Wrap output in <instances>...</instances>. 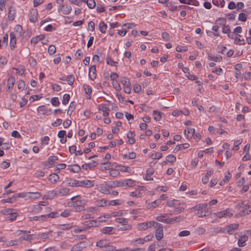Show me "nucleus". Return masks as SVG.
<instances>
[{
  "instance_id": "1",
  "label": "nucleus",
  "mask_w": 251,
  "mask_h": 251,
  "mask_svg": "<svg viewBox=\"0 0 251 251\" xmlns=\"http://www.w3.org/2000/svg\"><path fill=\"white\" fill-rule=\"evenodd\" d=\"M79 195L73 197L71 200V202H69L70 207H73L75 208V212H81L85 209L84 205L86 204V201L85 200H79Z\"/></svg>"
},
{
  "instance_id": "2",
  "label": "nucleus",
  "mask_w": 251,
  "mask_h": 251,
  "mask_svg": "<svg viewBox=\"0 0 251 251\" xmlns=\"http://www.w3.org/2000/svg\"><path fill=\"white\" fill-rule=\"evenodd\" d=\"M156 228L155 231V237L157 240H161L164 237L163 226L160 223H158L154 227Z\"/></svg>"
},
{
  "instance_id": "3",
  "label": "nucleus",
  "mask_w": 251,
  "mask_h": 251,
  "mask_svg": "<svg viewBox=\"0 0 251 251\" xmlns=\"http://www.w3.org/2000/svg\"><path fill=\"white\" fill-rule=\"evenodd\" d=\"M4 214L7 216L6 219L11 221L15 220L18 215V213L12 209H5Z\"/></svg>"
},
{
  "instance_id": "4",
  "label": "nucleus",
  "mask_w": 251,
  "mask_h": 251,
  "mask_svg": "<svg viewBox=\"0 0 251 251\" xmlns=\"http://www.w3.org/2000/svg\"><path fill=\"white\" fill-rule=\"evenodd\" d=\"M72 7L69 4H61L58 6V11L59 12L61 11L62 13L64 15H69L72 11Z\"/></svg>"
},
{
  "instance_id": "5",
  "label": "nucleus",
  "mask_w": 251,
  "mask_h": 251,
  "mask_svg": "<svg viewBox=\"0 0 251 251\" xmlns=\"http://www.w3.org/2000/svg\"><path fill=\"white\" fill-rule=\"evenodd\" d=\"M215 214L217 217L219 218L223 217H230L232 215V213H231L229 209L217 212Z\"/></svg>"
},
{
  "instance_id": "6",
  "label": "nucleus",
  "mask_w": 251,
  "mask_h": 251,
  "mask_svg": "<svg viewBox=\"0 0 251 251\" xmlns=\"http://www.w3.org/2000/svg\"><path fill=\"white\" fill-rule=\"evenodd\" d=\"M250 208V207L247 205H245L243 206L242 208V209H241L240 211L237 214H236V218L245 216L251 213V210L249 209Z\"/></svg>"
},
{
  "instance_id": "7",
  "label": "nucleus",
  "mask_w": 251,
  "mask_h": 251,
  "mask_svg": "<svg viewBox=\"0 0 251 251\" xmlns=\"http://www.w3.org/2000/svg\"><path fill=\"white\" fill-rule=\"evenodd\" d=\"M38 11L36 9H32L30 10V13L29 14V20L31 23H35L38 18Z\"/></svg>"
},
{
  "instance_id": "8",
  "label": "nucleus",
  "mask_w": 251,
  "mask_h": 251,
  "mask_svg": "<svg viewBox=\"0 0 251 251\" xmlns=\"http://www.w3.org/2000/svg\"><path fill=\"white\" fill-rule=\"evenodd\" d=\"M16 9L13 6H11L8 9V19L9 21H12L15 18Z\"/></svg>"
},
{
  "instance_id": "9",
  "label": "nucleus",
  "mask_w": 251,
  "mask_h": 251,
  "mask_svg": "<svg viewBox=\"0 0 251 251\" xmlns=\"http://www.w3.org/2000/svg\"><path fill=\"white\" fill-rule=\"evenodd\" d=\"M116 165V163H112V162H103L101 163L100 165V168L102 171L104 170H111L112 169V168L115 167Z\"/></svg>"
},
{
  "instance_id": "10",
  "label": "nucleus",
  "mask_w": 251,
  "mask_h": 251,
  "mask_svg": "<svg viewBox=\"0 0 251 251\" xmlns=\"http://www.w3.org/2000/svg\"><path fill=\"white\" fill-rule=\"evenodd\" d=\"M83 227L85 228V230H87L90 229L92 227L97 226V220H89L85 221L83 223Z\"/></svg>"
},
{
  "instance_id": "11",
  "label": "nucleus",
  "mask_w": 251,
  "mask_h": 251,
  "mask_svg": "<svg viewBox=\"0 0 251 251\" xmlns=\"http://www.w3.org/2000/svg\"><path fill=\"white\" fill-rule=\"evenodd\" d=\"M94 185L93 181L88 179L79 180V187H83L85 188H90Z\"/></svg>"
},
{
  "instance_id": "12",
  "label": "nucleus",
  "mask_w": 251,
  "mask_h": 251,
  "mask_svg": "<svg viewBox=\"0 0 251 251\" xmlns=\"http://www.w3.org/2000/svg\"><path fill=\"white\" fill-rule=\"evenodd\" d=\"M146 208L149 210H152L153 209L158 206L161 204V201L155 200L151 202H148L146 201Z\"/></svg>"
},
{
  "instance_id": "13",
  "label": "nucleus",
  "mask_w": 251,
  "mask_h": 251,
  "mask_svg": "<svg viewBox=\"0 0 251 251\" xmlns=\"http://www.w3.org/2000/svg\"><path fill=\"white\" fill-rule=\"evenodd\" d=\"M86 247V243L84 242H80L72 247L71 251H81Z\"/></svg>"
},
{
  "instance_id": "14",
  "label": "nucleus",
  "mask_w": 251,
  "mask_h": 251,
  "mask_svg": "<svg viewBox=\"0 0 251 251\" xmlns=\"http://www.w3.org/2000/svg\"><path fill=\"white\" fill-rule=\"evenodd\" d=\"M38 112L42 115H49L51 114V109H48L45 105L40 106L37 108Z\"/></svg>"
},
{
  "instance_id": "15",
  "label": "nucleus",
  "mask_w": 251,
  "mask_h": 251,
  "mask_svg": "<svg viewBox=\"0 0 251 251\" xmlns=\"http://www.w3.org/2000/svg\"><path fill=\"white\" fill-rule=\"evenodd\" d=\"M183 220L184 217L183 216H178L175 218L167 219V221H166V224H171L175 223H178L182 221Z\"/></svg>"
},
{
  "instance_id": "16",
  "label": "nucleus",
  "mask_w": 251,
  "mask_h": 251,
  "mask_svg": "<svg viewBox=\"0 0 251 251\" xmlns=\"http://www.w3.org/2000/svg\"><path fill=\"white\" fill-rule=\"evenodd\" d=\"M10 47L11 50H13L16 47V37L13 32L10 33Z\"/></svg>"
},
{
  "instance_id": "17",
  "label": "nucleus",
  "mask_w": 251,
  "mask_h": 251,
  "mask_svg": "<svg viewBox=\"0 0 251 251\" xmlns=\"http://www.w3.org/2000/svg\"><path fill=\"white\" fill-rule=\"evenodd\" d=\"M96 66L92 65L89 68V77L90 79L93 80L96 78Z\"/></svg>"
},
{
  "instance_id": "18",
  "label": "nucleus",
  "mask_w": 251,
  "mask_h": 251,
  "mask_svg": "<svg viewBox=\"0 0 251 251\" xmlns=\"http://www.w3.org/2000/svg\"><path fill=\"white\" fill-rule=\"evenodd\" d=\"M123 180H115L109 182L108 183V187L110 188L118 187H124Z\"/></svg>"
},
{
  "instance_id": "19",
  "label": "nucleus",
  "mask_w": 251,
  "mask_h": 251,
  "mask_svg": "<svg viewBox=\"0 0 251 251\" xmlns=\"http://www.w3.org/2000/svg\"><path fill=\"white\" fill-rule=\"evenodd\" d=\"M70 191V189L68 188H64L61 189H56L55 192L56 196H64L67 195Z\"/></svg>"
},
{
  "instance_id": "20",
  "label": "nucleus",
  "mask_w": 251,
  "mask_h": 251,
  "mask_svg": "<svg viewBox=\"0 0 251 251\" xmlns=\"http://www.w3.org/2000/svg\"><path fill=\"white\" fill-rule=\"evenodd\" d=\"M248 237L244 234L240 236L238 240V245L240 247H244L246 245V241L248 240Z\"/></svg>"
},
{
  "instance_id": "21",
  "label": "nucleus",
  "mask_w": 251,
  "mask_h": 251,
  "mask_svg": "<svg viewBox=\"0 0 251 251\" xmlns=\"http://www.w3.org/2000/svg\"><path fill=\"white\" fill-rule=\"evenodd\" d=\"M190 147V145L188 143H184L180 145H178L176 146L175 149L174 150V152L176 153L179 151H181L186 149Z\"/></svg>"
},
{
  "instance_id": "22",
  "label": "nucleus",
  "mask_w": 251,
  "mask_h": 251,
  "mask_svg": "<svg viewBox=\"0 0 251 251\" xmlns=\"http://www.w3.org/2000/svg\"><path fill=\"white\" fill-rule=\"evenodd\" d=\"M124 187H133L136 185V181L131 179H126L123 180Z\"/></svg>"
},
{
  "instance_id": "23",
  "label": "nucleus",
  "mask_w": 251,
  "mask_h": 251,
  "mask_svg": "<svg viewBox=\"0 0 251 251\" xmlns=\"http://www.w3.org/2000/svg\"><path fill=\"white\" fill-rule=\"evenodd\" d=\"M154 171L153 169L150 168L147 170L146 175L144 178L147 180H152L153 178L151 176L154 174Z\"/></svg>"
},
{
  "instance_id": "24",
  "label": "nucleus",
  "mask_w": 251,
  "mask_h": 251,
  "mask_svg": "<svg viewBox=\"0 0 251 251\" xmlns=\"http://www.w3.org/2000/svg\"><path fill=\"white\" fill-rule=\"evenodd\" d=\"M108 243V241L106 239H101L96 243V246L100 249H105Z\"/></svg>"
},
{
  "instance_id": "25",
  "label": "nucleus",
  "mask_w": 251,
  "mask_h": 251,
  "mask_svg": "<svg viewBox=\"0 0 251 251\" xmlns=\"http://www.w3.org/2000/svg\"><path fill=\"white\" fill-rule=\"evenodd\" d=\"M180 204V203L178 202V201L176 200H173L168 201L166 202V205L170 207H176V206H179Z\"/></svg>"
},
{
  "instance_id": "26",
  "label": "nucleus",
  "mask_w": 251,
  "mask_h": 251,
  "mask_svg": "<svg viewBox=\"0 0 251 251\" xmlns=\"http://www.w3.org/2000/svg\"><path fill=\"white\" fill-rule=\"evenodd\" d=\"M97 162L94 160L91 163H86L82 165V167L84 170H87L88 168L91 169L92 168L97 166Z\"/></svg>"
},
{
  "instance_id": "27",
  "label": "nucleus",
  "mask_w": 251,
  "mask_h": 251,
  "mask_svg": "<svg viewBox=\"0 0 251 251\" xmlns=\"http://www.w3.org/2000/svg\"><path fill=\"white\" fill-rule=\"evenodd\" d=\"M59 179V176L57 174H52L49 176V180L51 183L55 184Z\"/></svg>"
},
{
  "instance_id": "28",
  "label": "nucleus",
  "mask_w": 251,
  "mask_h": 251,
  "mask_svg": "<svg viewBox=\"0 0 251 251\" xmlns=\"http://www.w3.org/2000/svg\"><path fill=\"white\" fill-rule=\"evenodd\" d=\"M207 204L200 203V204H197V205L192 207L191 210L193 211H194V210L202 211L201 210L206 208L207 207Z\"/></svg>"
},
{
  "instance_id": "29",
  "label": "nucleus",
  "mask_w": 251,
  "mask_h": 251,
  "mask_svg": "<svg viewBox=\"0 0 251 251\" xmlns=\"http://www.w3.org/2000/svg\"><path fill=\"white\" fill-rule=\"evenodd\" d=\"M115 167L119 168V171L122 172L130 173L131 170L130 167L128 166H123L121 165H117L116 164Z\"/></svg>"
},
{
  "instance_id": "30",
  "label": "nucleus",
  "mask_w": 251,
  "mask_h": 251,
  "mask_svg": "<svg viewBox=\"0 0 251 251\" xmlns=\"http://www.w3.org/2000/svg\"><path fill=\"white\" fill-rule=\"evenodd\" d=\"M195 132V129L193 128H187V129L184 130V134L187 138L194 136Z\"/></svg>"
},
{
  "instance_id": "31",
  "label": "nucleus",
  "mask_w": 251,
  "mask_h": 251,
  "mask_svg": "<svg viewBox=\"0 0 251 251\" xmlns=\"http://www.w3.org/2000/svg\"><path fill=\"white\" fill-rule=\"evenodd\" d=\"M208 59L210 60L219 62L222 60V58L221 56H215L214 54L209 53L208 55Z\"/></svg>"
},
{
  "instance_id": "32",
  "label": "nucleus",
  "mask_w": 251,
  "mask_h": 251,
  "mask_svg": "<svg viewBox=\"0 0 251 251\" xmlns=\"http://www.w3.org/2000/svg\"><path fill=\"white\" fill-rule=\"evenodd\" d=\"M15 79L13 76H10L7 80V88L8 90L12 89L15 84Z\"/></svg>"
},
{
  "instance_id": "33",
  "label": "nucleus",
  "mask_w": 251,
  "mask_h": 251,
  "mask_svg": "<svg viewBox=\"0 0 251 251\" xmlns=\"http://www.w3.org/2000/svg\"><path fill=\"white\" fill-rule=\"evenodd\" d=\"M114 228L113 227H104L100 229V231L103 234H112Z\"/></svg>"
},
{
  "instance_id": "34",
  "label": "nucleus",
  "mask_w": 251,
  "mask_h": 251,
  "mask_svg": "<svg viewBox=\"0 0 251 251\" xmlns=\"http://www.w3.org/2000/svg\"><path fill=\"white\" fill-rule=\"evenodd\" d=\"M41 194L40 192H28L27 197L30 199H38L41 197Z\"/></svg>"
},
{
  "instance_id": "35",
  "label": "nucleus",
  "mask_w": 251,
  "mask_h": 251,
  "mask_svg": "<svg viewBox=\"0 0 251 251\" xmlns=\"http://www.w3.org/2000/svg\"><path fill=\"white\" fill-rule=\"evenodd\" d=\"M56 196L55 190H53L49 191L45 195V197H46L47 200H51Z\"/></svg>"
},
{
  "instance_id": "36",
  "label": "nucleus",
  "mask_w": 251,
  "mask_h": 251,
  "mask_svg": "<svg viewBox=\"0 0 251 251\" xmlns=\"http://www.w3.org/2000/svg\"><path fill=\"white\" fill-rule=\"evenodd\" d=\"M99 109L100 111H101L103 112V115L104 117H107L109 115V109L104 106V105H99Z\"/></svg>"
},
{
  "instance_id": "37",
  "label": "nucleus",
  "mask_w": 251,
  "mask_h": 251,
  "mask_svg": "<svg viewBox=\"0 0 251 251\" xmlns=\"http://www.w3.org/2000/svg\"><path fill=\"white\" fill-rule=\"evenodd\" d=\"M68 169L73 173H78L80 171L81 168L78 165L74 164V165L69 166Z\"/></svg>"
},
{
  "instance_id": "38",
  "label": "nucleus",
  "mask_w": 251,
  "mask_h": 251,
  "mask_svg": "<svg viewBox=\"0 0 251 251\" xmlns=\"http://www.w3.org/2000/svg\"><path fill=\"white\" fill-rule=\"evenodd\" d=\"M30 221H45L46 219V215H41L40 216H34L32 217H29Z\"/></svg>"
},
{
  "instance_id": "39",
  "label": "nucleus",
  "mask_w": 251,
  "mask_h": 251,
  "mask_svg": "<svg viewBox=\"0 0 251 251\" xmlns=\"http://www.w3.org/2000/svg\"><path fill=\"white\" fill-rule=\"evenodd\" d=\"M94 203L98 206L103 207L106 205L107 201L104 199L98 200L95 201Z\"/></svg>"
},
{
  "instance_id": "40",
  "label": "nucleus",
  "mask_w": 251,
  "mask_h": 251,
  "mask_svg": "<svg viewBox=\"0 0 251 251\" xmlns=\"http://www.w3.org/2000/svg\"><path fill=\"white\" fill-rule=\"evenodd\" d=\"M99 27L100 31L102 33H104L106 31L107 26L104 22L102 21L100 23Z\"/></svg>"
},
{
  "instance_id": "41",
  "label": "nucleus",
  "mask_w": 251,
  "mask_h": 251,
  "mask_svg": "<svg viewBox=\"0 0 251 251\" xmlns=\"http://www.w3.org/2000/svg\"><path fill=\"white\" fill-rule=\"evenodd\" d=\"M162 113L157 110H153V115L154 119L156 121H159L161 119Z\"/></svg>"
},
{
  "instance_id": "42",
  "label": "nucleus",
  "mask_w": 251,
  "mask_h": 251,
  "mask_svg": "<svg viewBox=\"0 0 251 251\" xmlns=\"http://www.w3.org/2000/svg\"><path fill=\"white\" fill-rule=\"evenodd\" d=\"M67 185L70 187H79V180L71 179Z\"/></svg>"
},
{
  "instance_id": "43",
  "label": "nucleus",
  "mask_w": 251,
  "mask_h": 251,
  "mask_svg": "<svg viewBox=\"0 0 251 251\" xmlns=\"http://www.w3.org/2000/svg\"><path fill=\"white\" fill-rule=\"evenodd\" d=\"M235 229V226L233 224L228 225L225 228H224L225 231H226L229 234H232Z\"/></svg>"
},
{
  "instance_id": "44",
  "label": "nucleus",
  "mask_w": 251,
  "mask_h": 251,
  "mask_svg": "<svg viewBox=\"0 0 251 251\" xmlns=\"http://www.w3.org/2000/svg\"><path fill=\"white\" fill-rule=\"evenodd\" d=\"M31 209L32 212L37 214L42 211V208L39 204H37L33 205Z\"/></svg>"
},
{
  "instance_id": "45",
  "label": "nucleus",
  "mask_w": 251,
  "mask_h": 251,
  "mask_svg": "<svg viewBox=\"0 0 251 251\" xmlns=\"http://www.w3.org/2000/svg\"><path fill=\"white\" fill-rule=\"evenodd\" d=\"M109 174L112 177H116L120 175L119 171L117 169H111L109 171Z\"/></svg>"
},
{
  "instance_id": "46",
  "label": "nucleus",
  "mask_w": 251,
  "mask_h": 251,
  "mask_svg": "<svg viewBox=\"0 0 251 251\" xmlns=\"http://www.w3.org/2000/svg\"><path fill=\"white\" fill-rule=\"evenodd\" d=\"M73 224H66L63 225H60L59 226V228L62 230H69L71 229L73 227Z\"/></svg>"
},
{
  "instance_id": "47",
  "label": "nucleus",
  "mask_w": 251,
  "mask_h": 251,
  "mask_svg": "<svg viewBox=\"0 0 251 251\" xmlns=\"http://www.w3.org/2000/svg\"><path fill=\"white\" fill-rule=\"evenodd\" d=\"M109 188H110L108 187V184H105V185H102L100 187V190L102 192L105 194H110V191L109 190Z\"/></svg>"
},
{
  "instance_id": "48",
  "label": "nucleus",
  "mask_w": 251,
  "mask_h": 251,
  "mask_svg": "<svg viewBox=\"0 0 251 251\" xmlns=\"http://www.w3.org/2000/svg\"><path fill=\"white\" fill-rule=\"evenodd\" d=\"M106 63L108 65L114 66H117L118 64V62L114 61L109 55L106 57Z\"/></svg>"
},
{
  "instance_id": "49",
  "label": "nucleus",
  "mask_w": 251,
  "mask_h": 251,
  "mask_svg": "<svg viewBox=\"0 0 251 251\" xmlns=\"http://www.w3.org/2000/svg\"><path fill=\"white\" fill-rule=\"evenodd\" d=\"M70 100V96L68 94H65L63 96V100L62 101V104L66 105L69 102Z\"/></svg>"
},
{
  "instance_id": "50",
  "label": "nucleus",
  "mask_w": 251,
  "mask_h": 251,
  "mask_svg": "<svg viewBox=\"0 0 251 251\" xmlns=\"http://www.w3.org/2000/svg\"><path fill=\"white\" fill-rule=\"evenodd\" d=\"M75 80V76L73 75H69L66 77V81H67L68 84L71 86L74 84Z\"/></svg>"
},
{
  "instance_id": "51",
  "label": "nucleus",
  "mask_w": 251,
  "mask_h": 251,
  "mask_svg": "<svg viewBox=\"0 0 251 251\" xmlns=\"http://www.w3.org/2000/svg\"><path fill=\"white\" fill-rule=\"evenodd\" d=\"M121 83L124 85V87L130 85V82L129 79L126 77H123L121 79Z\"/></svg>"
},
{
  "instance_id": "52",
  "label": "nucleus",
  "mask_w": 251,
  "mask_h": 251,
  "mask_svg": "<svg viewBox=\"0 0 251 251\" xmlns=\"http://www.w3.org/2000/svg\"><path fill=\"white\" fill-rule=\"evenodd\" d=\"M50 102L51 104L55 106H57L60 104V101L57 97H53L51 99Z\"/></svg>"
},
{
  "instance_id": "53",
  "label": "nucleus",
  "mask_w": 251,
  "mask_h": 251,
  "mask_svg": "<svg viewBox=\"0 0 251 251\" xmlns=\"http://www.w3.org/2000/svg\"><path fill=\"white\" fill-rule=\"evenodd\" d=\"M86 4L90 9H93L96 6V2L94 0H87Z\"/></svg>"
},
{
  "instance_id": "54",
  "label": "nucleus",
  "mask_w": 251,
  "mask_h": 251,
  "mask_svg": "<svg viewBox=\"0 0 251 251\" xmlns=\"http://www.w3.org/2000/svg\"><path fill=\"white\" fill-rule=\"evenodd\" d=\"M20 238L21 240L29 241L30 242H31V241L33 239V235H32V234H28V235H25V236H21Z\"/></svg>"
},
{
  "instance_id": "55",
  "label": "nucleus",
  "mask_w": 251,
  "mask_h": 251,
  "mask_svg": "<svg viewBox=\"0 0 251 251\" xmlns=\"http://www.w3.org/2000/svg\"><path fill=\"white\" fill-rule=\"evenodd\" d=\"M135 26V25L134 23H126V24H124L122 25V29H126V28L130 29V28H132Z\"/></svg>"
},
{
  "instance_id": "56",
  "label": "nucleus",
  "mask_w": 251,
  "mask_h": 251,
  "mask_svg": "<svg viewBox=\"0 0 251 251\" xmlns=\"http://www.w3.org/2000/svg\"><path fill=\"white\" fill-rule=\"evenodd\" d=\"M167 161L170 163H174L176 161V157L174 155L170 154L166 157Z\"/></svg>"
},
{
  "instance_id": "57",
  "label": "nucleus",
  "mask_w": 251,
  "mask_h": 251,
  "mask_svg": "<svg viewBox=\"0 0 251 251\" xmlns=\"http://www.w3.org/2000/svg\"><path fill=\"white\" fill-rule=\"evenodd\" d=\"M131 228V226L127 224V223L121 225V226L119 227L120 230H126Z\"/></svg>"
},
{
  "instance_id": "58",
  "label": "nucleus",
  "mask_w": 251,
  "mask_h": 251,
  "mask_svg": "<svg viewBox=\"0 0 251 251\" xmlns=\"http://www.w3.org/2000/svg\"><path fill=\"white\" fill-rule=\"evenodd\" d=\"M59 216V214L58 212L54 211L50 213L49 214L46 215V219L47 218H54L56 217H58Z\"/></svg>"
},
{
  "instance_id": "59",
  "label": "nucleus",
  "mask_w": 251,
  "mask_h": 251,
  "mask_svg": "<svg viewBox=\"0 0 251 251\" xmlns=\"http://www.w3.org/2000/svg\"><path fill=\"white\" fill-rule=\"evenodd\" d=\"M151 157L153 159H159L162 157V153L160 152H156L151 154Z\"/></svg>"
},
{
  "instance_id": "60",
  "label": "nucleus",
  "mask_w": 251,
  "mask_h": 251,
  "mask_svg": "<svg viewBox=\"0 0 251 251\" xmlns=\"http://www.w3.org/2000/svg\"><path fill=\"white\" fill-rule=\"evenodd\" d=\"M56 48L54 45H50L48 48V52L50 55H51L56 52Z\"/></svg>"
},
{
  "instance_id": "61",
  "label": "nucleus",
  "mask_w": 251,
  "mask_h": 251,
  "mask_svg": "<svg viewBox=\"0 0 251 251\" xmlns=\"http://www.w3.org/2000/svg\"><path fill=\"white\" fill-rule=\"evenodd\" d=\"M10 165V164L9 162L3 161L0 164V167L2 169H6L9 167Z\"/></svg>"
},
{
  "instance_id": "62",
  "label": "nucleus",
  "mask_w": 251,
  "mask_h": 251,
  "mask_svg": "<svg viewBox=\"0 0 251 251\" xmlns=\"http://www.w3.org/2000/svg\"><path fill=\"white\" fill-rule=\"evenodd\" d=\"M216 24L221 25H225L226 24V20L223 18H219L216 21Z\"/></svg>"
},
{
  "instance_id": "63",
  "label": "nucleus",
  "mask_w": 251,
  "mask_h": 251,
  "mask_svg": "<svg viewBox=\"0 0 251 251\" xmlns=\"http://www.w3.org/2000/svg\"><path fill=\"white\" fill-rule=\"evenodd\" d=\"M48 233L46 232L38 233L37 234V238L39 239H46L48 238Z\"/></svg>"
},
{
  "instance_id": "64",
  "label": "nucleus",
  "mask_w": 251,
  "mask_h": 251,
  "mask_svg": "<svg viewBox=\"0 0 251 251\" xmlns=\"http://www.w3.org/2000/svg\"><path fill=\"white\" fill-rule=\"evenodd\" d=\"M96 11L98 13H102L105 11L104 7L100 4H97Z\"/></svg>"
}]
</instances>
